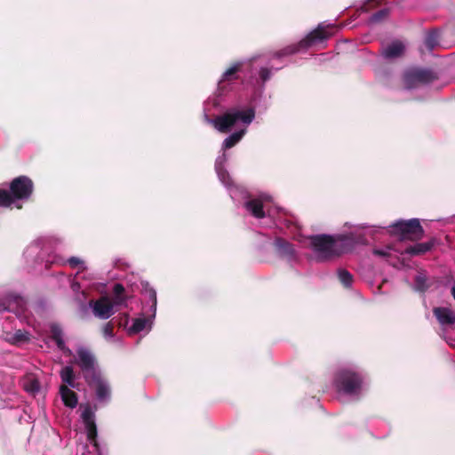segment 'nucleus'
Segmentation results:
<instances>
[{"mask_svg": "<svg viewBox=\"0 0 455 455\" xmlns=\"http://www.w3.org/2000/svg\"><path fill=\"white\" fill-rule=\"evenodd\" d=\"M356 235V232L335 238L331 235H318L310 238V245L316 259L325 260L351 251Z\"/></svg>", "mask_w": 455, "mask_h": 455, "instance_id": "obj_1", "label": "nucleus"}, {"mask_svg": "<svg viewBox=\"0 0 455 455\" xmlns=\"http://www.w3.org/2000/svg\"><path fill=\"white\" fill-rule=\"evenodd\" d=\"M255 112L252 108L238 109L232 108L224 115L217 116L215 119H210L206 116V121L212 124L219 132H228L238 122L243 124H250L254 119Z\"/></svg>", "mask_w": 455, "mask_h": 455, "instance_id": "obj_2", "label": "nucleus"}, {"mask_svg": "<svg viewBox=\"0 0 455 455\" xmlns=\"http://www.w3.org/2000/svg\"><path fill=\"white\" fill-rule=\"evenodd\" d=\"M11 193L0 189V206L9 207L16 199H27L32 193L33 182L26 176L14 179L10 186Z\"/></svg>", "mask_w": 455, "mask_h": 455, "instance_id": "obj_3", "label": "nucleus"}, {"mask_svg": "<svg viewBox=\"0 0 455 455\" xmlns=\"http://www.w3.org/2000/svg\"><path fill=\"white\" fill-rule=\"evenodd\" d=\"M337 385L339 391L349 395H355L359 394L362 389V379L357 374L344 371L339 373Z\"/></svg>", "mask_w": 455, "mask_h": 455, "instance_id": "obj_4", "label": "nucleus"}, {"mask_svg": "<svg viewBox=\"0 0 455 455\" xmlns=\"http://www.w3.org/2000/svg\"><path fill=\"white\" fill-rule=\"evenodd\" d=\"M394 227L397 228L403 238L411 240L420 239L423 235V228L418 219H411L407 221H397Z\"/></svg>", "mask_w": 455, "mask_h": 455, "instance_id": "obj_5", "label": "nucleus"}, {"mask_svg": "<svg viewBox=\"0 0 455 455\" xmlns=\"http://www.w3.org/2000/svg\"><path fill=\"white\" fill-rule=\"evenodd\" d=\"M270 196H261L259 198L251 199L246 202L245 208L258 219L265 217V210L268 216H273V211L270 207H268V203H270Z\"/></svg>", "mask_w": 455, "mask_h": 455, "instance_id": "obj_6", "label": "nucleus"}, {"mask_svg": "<svg viewBox=\"0 0 455 455\" xmlns=\"http://www.w3.org/2000/svg\"><path fill=\"white\" fill-rule=\"evenodd\" d=\"M76 362L84 371L86 380L90 379L92 376L99 374L95 371L94 356L89 350L83 347L79 348L77 350Z\"/></svg>", "mask_w": 455, "mask_h": 455, "instance_id": "obj_7", "label": "nucleus"}, {"mask_svg": "<svg viewBox=\"0 0 455 455\" xmlns=\"http://www.w3.org/2000/svg\"><path fill=\"white\" fill-rule=\"evenodd\" d=\"M331 29H333L331 25L320 24L317 28L309 33L305 39L300 41L299 46L308 47L327 39L331 36Z\"/></svg>", "mask_w": 455, "mask_h": 455, "instance_id": "obj_8", "label": "nucleus"}, {"mask_svg": "<svg viewBox=\"0 0 455 455\" xmlns=\"http://www.w3.org/2000/svg\"><path fill=\"white\" fill-rule=\"evenodd\" d=\"M90 307L92 308L94 315L100 319H108L114 314L113 303L107 297L90 301Z\"/></svg>", "mask_w": 455, "mask_h": 455, "instance_id": "obj_9", "label": "nucleus"}, {"mask_svg": "<svg viewBox=\"0 0 455 455\" xmlns=\"http://www.w3.org/2000/svg\"><path fill=\"white\" fill-rule=\"evenodd\" d=\"M88 384L95 389L97 397L100 401H105L110 396V388L108 382L99 373L87 380Z\"/></svg>", "mask_w": 455, "mask_h": 455, "instance_id": "obj_10", "label": "nucleus"}, {"mask_svg": "<svg viewBox=\"0 0 455 455\" xmlns=\"http://www.w3.org/2000/svg\"><path fill=\"white\" fill-rule=\"evenodd\" d=\"M82 418L85 425L87 438L92 443L95 442L97 428L93 419L92 411L90 408L85 409L82 413Z\"/></svg>", "mask_w": 455, "mask_h": 455, "instance_id": "obj_11", "label": "nucleus"}, {"mask_svg": "<svg viewBox=\"0 0 455 455\" xmlns=\"http://www.w3.org/2000/svg\"><path fill=\"white\" fill-rule=\"evenodd\" d=\"M434 314L441 324H451L455 323V310L446 307H435Z\"/></svg>", "mask_w": 455, "mask_h": 455, "instance_id": "obj_12", "label": "nucleus"}, {"mask_svg": "<svg viewBox=\"0 0 455 455\" xmlns=\"http://www.w3.org/2000/svg\"><path fill=\"white\" fill-rule=\"evenodd\" d=\"M226 155L223 154L221 156H219L216 159L215 169L218 174L220 180L226 186L229 187L231 185L229 174L224 170L223 164L226 162Z\"/></svg>", "mask_w": 455, "mask_h": 455, "instance_id": "obj_13", "label": "nucleus"}, {"mask_svg": "<svg viewBox=\"0 0 455 455\" xmlns=\"http://www.w3.org/2000/svg\"><path fill=\"white\" fill-rule=\"evenodd\" d=\"M51 336L52 339L56 342L58 347L62 350L67 355H70L72 354L71 350L68 348H66L64 340H63V334L61 328L57 324H52L51 326Z\"/></svg>", "mask_w": 455, "mask_h": 455, "instance_id": "obj_14", "label": "nucleus"}, {"mask_svg": "<svg viewBox=\"0 0 455 455\" xmlns=\"http://www.w3.org/2000/svg\"><path fill=\"white\" fill-rule=\"evenodd\" d=\"M405 46L400 41H394L383 50L386 58L393 59L399 57L404 51Z\"/></svg>", "mask_w": 455, "mask_h": 455, "instance_id": "obj_15", "label": "nucleus"}, {"mask_svg": "<svg viewBox=\"0 0 455 455\" xmlns=\"http://www.w3.org/2000/svg\"><path fill=\"white\" fill-rule=\"evenodd\" d=\"M61 399L66 406L75 408L77 404V397L74 391L67 386H61L60 389Z\"/></svg>", "mask_w": 455, "mask_h": 455, "instance_id": "obj_16", "label": "nucleus"}, {"mask_svg": "<svg viewBox=\"0 0 455 455\" xmlns=\"http://www.w3.org/2000/svg\"><path fill=\"white\" fill-rule=\"evenodd\" d=\"M151 322L146 318H137L133 320L132 326L129 328L130 333H138L147 328L150 329Z\"/></svg>", "mask_w": 455, "mask_h": 455, "instance_id": "obj_17", "label": "nucleus"}, {"mask_svg": "<svg viewBox=\"0 0 455 455\" xmlns=\"http://www.w3.org/2000/svg\"><path fill=\"white\" fill-rule=\"evenodd\" d=\"M432 246V243H419L406 248L405 252L411 255H419L428 251Z\"/></svg>", "mask_w": 455, "mask_h": 455, "instance_id": "obj_18", "label": "nucleus"}, {"mask_svg": "<svg viewBox=\"0 0 455 455\" xmlns=\"http://www.w3.org/2000/svg\"><path fill=\"white\" fill-rule=\"evenodd\" d=\"M245 132V129H242L239 132H234L233 134L228 136L223 142V149H228L234 147L236 143L240 141V140L244 135Z\"/></svg>", "mask_w": 455, "mask_h": 455, "instance_id": "obj_19", "label": "nucleus"}, {"mask_svg": "<svg viewBox=\"0 0 455 455\" xmlns=\"http://www.w3.org/2000/svg\"><path fill=\"white\" fill-rule=\"evenodd\" d=\"M60 377L67 387L69 386L71 387H75V375L71 366H65L60 371Z\"/></svg>", "mask_w": 455, "mask_h": 455, "instance_id": "obj_20", "label": "nucleus"}, {"mask_svg": "<svg viewBox=\"0 0 455 455\" xmlns=\"http://www.w3.org/2000/svg\"><path fill=\"white\" fill-rule=\"evenodd\" d=\"M23 387L26 391L35 394L39 390L40 385L36 379L28 377L23 381Z\"/></svg>", "mask_w": 455, "mask_h": 455, "instance_id": "obj_21", "label": "nucleus"}, {"mask_svg": "<svg viewBox=\"0 0 455 455\" xmlns=\"http://www.w3.org/2000/svg\"><path fill=\"white\" fill-rule=\"evenodd\" d=\"M338 276L340 281V283L345 287H350L353 282V276L352 275L347 271L346 269H339L338 271Z\"/></svg>", "mask_w": 455, "mask_h": 455, "instance_id": "obj_22", "label": "nucleus"}, {"mask_svg": "<svg viewBox=\"0 0 455 455\" xmlns=\"http://www.w3.org/2000/svg\"><path fill=\"white\" fill-rule=\"evenodd\" d=\"M439 34L437 31L429 32L425 38L426 46L431 51L437 44Z\"/></svg>", "mask_w": 455, "mask_h": 455, "instance_id": "obj_23", "label": "nucleus"}, {"mask_svg": "<svg viewBox=\"0 0 455 455\" xmlns=\"http://www.w3.org/2000/svg\"><path fill=\"white\" fill-rule=\"evenodd\" d=\"M241 63H235L232 67H230L226 72L223 74L222 79L220 81V84L224 81H229L235 78V73L240 70Z\"/></svg>", "mask_w": 455, "mask_h": 455, "instance_id": "obj_24", "label": "nucleus"}, {"mask_svg": "<svg viewBox=\"0 0 455 455\" xmlns=\"http://www.w3.org/2000/svg\"><path fill=\"white\" fill-rule=\"evenodd\" d=\"M408 76H411L417 81L424 83L428 82L432 77V74L426 70H415L409 74Z\"/></svg>", "mask_w": 455, "mask_h": 455, "instance_id": "obj_25", "label": "nucleus"}, {"mask_svg": "<svg viewBox=\"0 0 455 455\" xmlns=\"http://www.w3.org/2000/svg\"><path fill=\"white\" fill-rule=\"evenodd\" d=\"M28 339V333L22 331L20 330H18L15 331V333L9 338V341L13 344H19L21 342H24Z\"/></svg>", "mask_w": 455, "mask_h": 455, "instance_id": "obj_26", "label": "nucleus"}, {"mask_svg": "<svg viewBox=\"0 0 455 455\" xmlns=\"http://www.w3.org/2000/svg\"><path fill=\"white\" fill-rule=\"evenodd\" d=\"M388 15V10L387 9H382L376 13H374L369 20L370 23H379L385 20Z\"/></svg>", "mask_w": 455, "mask_h": 455, "instance_id": "obj_27", "label": "nucleus"}, {"mask_svg": "<svg viewBox=\"0 0 455 455\" xmlns=\"http://www.w3.org/2000/svg\"><path fill=\"white\" fill-rule=\"evenodd\" d=\"M275 244L283 253H285L288 255L292 254L293 250H292L291 245L289 243H287L282 239H277L275 242Z\"/></svg>", "mask_w": 455, "mask_h": 455, "instance_id": "obj_28", "label": "nucleus"}, {"mask_svg": "<svg viewBox=\"0 0 455 455\" xmlns=\"http://www.w3.org/2000/svg\"><path fill=\"white\" fill-rule=\"evenodd\" d=\"M124 289V286L120 283H116L114 286V295H115V304H122L124 302V299L122 298V294Z\"/></svg>", "mask_w": 455, "mask_h": 455, "instance_id": "obj_29", "label": "nucleus"}, {"mask_svg": "<svg viewBox=\"0 0 455 455\" xmlns=\"http://www.w3.org/2000/svg\"><path fill=\"white\" fill-rule=\"evenodd\" d=\"M69 266L73 268L75 267H79L81 269H85V265H84V262L80 259V258H77V257H71L68 259L67 261Z\"/></svg>", "mask_w": 455, "mask_h": 455, "instance_id": "obj_30", "label": "nucleus"}, {"mask_svg": "<svg viewBox=\"0 0 455 455\" xmlns=\"http://www.w3.org/2000/svg\"><path fill=\"white\" fill-rule=\"evenodd\" d=\"M426 276L423 275H418L415 279L416 289L419 291H424L426 289Z\"/></svg>", "mask_w": 455, "mask_h": 455, "instance_id": "obj_31", "label": "nucleus"}, {"mask_svg": "<svg viewBox=\"0 0 455 455\" xmlns=\"http://www.w3.org/2000/svg\"><path fill=\"white\" fill-rule=\"evenodd\" d=\"M103 334L106 338H112L113 337V327L107 323L103 328Z\"/></svg>", "mask_w": 455, "mask_h": 455, "instance_id": "obj_32", "label": "nucleus"}, {"mask_svg": "<svg viewBox=\"0 0 455 455\" xmlns=\"http://www.w3.org/2000/svg\"><path fill=\"white\" fill-rule=\"evenodd\" d=\"M259 76L263 82H266L270 77V71L267 68H262L259 71Z\"/></svg>", "mask_w": 455, "mask_h": 455, "instance_id": "obj_33", "label": "nucleus"}, {"mask_svg": "<svg viewBox=\"0 0 455 455\" xmlns=\"http://www.w3.org/2000/svg\"><path fill=\"white\" fill-rule=\"evenodd\" d=\"M373 253L379 257H387L389 255V248L387 250L376 249L373 251Z\"/></svg>", "mask_w": 455, "mask_h": 455, "instance_id": "obj_34", "label": "nucleus"}, {"mask_svg": "<svg viewBox=\"0 0 455 455\" xmlns=\"http://www.w3.org/2000/svg\"><path fill=\"white\" fill-rule=\"evenodd\" d=\"M149 299L152 301V307H154V310H156V293L154 290H150L149 291Z\"/></svg>", "mask_w": 455, "mask_h": 455, "instance_id": "obj_35", "label": "nucleus"}, {"mask_svg": "<svg viewBox=\"0 0 455 455\" xmlns=\"http://www.w3.org/2000/svg\"><path fill=\"white\" fill-rule=\"evenodd\" d=\"M363 229H365V234H373L375 231L374 227H363Z\"/></svg>", "mask_w": 455, "mask_h": 455, "instance_id": "obj_36", "label": "nucleus"}, {"mask_svg": "<svg viewBox=\"0 0 455 455\" xmlns=\"http://www.w3.org/2000/svg\"><path fill=\"white\" fill-rule=\"evenodd\" d=\"M9 310V307L5 304V302H3L0 300V312Z\"/></svg>", "mask_w": 455, "mask_h": 455, "instance_id": "obj_37", "label": "nucleus"}, {"mask_svg": "<svg viewBox=\"0 0 455 455\" xmlns=\"http://www.w3.org/2000/svg\"><path fill=\"white\" fill-rule=\"evenodd\" d=\"M71 287H72V290H73L74 291H78V289L80 288V285H79V283H78L74 282V283H72Z\"/></svg>", "mask_w": 455, "mask_h": 455, "instance_id": "obj_38", "label": "nucleus"}, {"mask_svg": "<svg viewBox=\"0 0 455 455\" xmlns=\"http://www.w3.org/2000/svg\"><path fill=\"white\" fill-rule=\"evenodd\" d=\"M451 294L455 299V284L453 285L452 289H451Z\"/></svg>", "mask_w": 455, "mask_h": 455, "instance_id": "obj_39", "label": "nucleus"}]
</instances>
